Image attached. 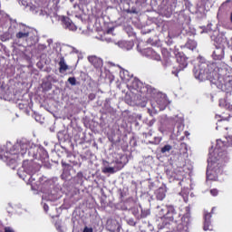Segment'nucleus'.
I'll list each match as a JSON object with an SVG mask.
<instances>
[{
	"label": "nucleus",
	"mask_w": 232,
	"mask_h": 232,
	"mask_svg": "<svg viewBox=\"0 0 232 232\" xmlns=\"http://www.w3.org/2000/svg\"><path fill=\"white\" fill-rule=\"evenodd\" d=\"M208 229H209L208 227H206V225L204 226V230L208 231Z\"/></svg>",
	"instance_id": "21"
},
{
	"label": "nucleus",
	"mask_w": 232,
	"mask_h": 232,
	"mask_svg": "<svg viewBox=\"0 0 232 232\" xmlns=\"http://www.w3.org/2000/svg\"><path fill=\"white\" fill-rule=\"evenodd\" d=\"M220 144H222V141L218 140V147L209 150L208 159V166L207 169L208 180H218V175H220V167H218V163H217V160L222 157V152H220V149L218 148Z\"/></svg>",
	"instance_id": "1"
},
{
	"label": "nucleus",
	"mask_w": 232,
	"mask_h": 232,
	"mask_svg": "<svg viewBox=\"0 0 232 232\" xmlns=\"http://www.w3.org/2000/svg\"><path fill=\"white\" fill-rule=\"evenodd\" d=\"M68 82H70V84H72V86H74L75 84V78H69Z\"/></svg>",
	"instance_id": "16"
},
{
	"label": "nucleus",
	"mask_w": 232,
	"mask_h": 232,
	"mask_svg": "<svg viewBox=\"0 0 232 232\" xmlns=\"http://www.w3.org/2000/svg\"><path fill=\"white\" fill-rule=\"evenodd\" d=\"M159 192L161 193L157 195L159 200H164V198L166 197V194L164 193V188H160Z\"/></svg>",
	"instance_id": "12"
},
{
	"label": "nucleus",
	"mask_w": 232,
	"mask_h": 232,
	"mask_svg": "<svg viewBox=\"0 0 232 232\" xmlns=\"http://www.w3.org/2000/svg\"><path fill=\"white\" fill-rule=\"evenodd\" d=\"M44 208L45 211L48 209V206H46V205H44Z\"/></svg>",
	"instance_id": "22"
},
{
	"label": "nucleus",
	"mask_w": 232,
	"mask_h": 232,
	"mask_svg": "<svg viewBox=\"0 0 232 232\" xmlns=\"http://www.w3.org/2000/svg\"><path fill=\"white\" fill-rule=\"evenodd\" d=\"M224 57V50L223 49H217L214 51V59L220 60Z\"/></svg>",
	"instance_id": "6"
},
{
	"label": "nucleus",
	"mask_w": 232,
	"mask_h": 232,
	"mask_svg": "<svg viewBox=\"0 0 232 232\" xmlns=\"http://www.w3.org/2000/svg\"><path fill=\"white\" fill-rule=\"evenodd\" d=\"M4 157H5L4 160H5L6 162H9V164H14L15 162V156H10L8 152H6Z\"/></svg>",
	"instance_id": "8"
},
{
	"label": "nucleus",
	"mask_w": 232,
	"mask_h": 232,
	"mask_svg": "<svg viewBox=\"0 0 232 232\" xmlns=\"http://www.w3.org/2000/svg\"><path fill=\"white\" fill-rule=\"evenodd\" d=\"M167 151H171V146H170V145H165V146L161 149V152H162V153H167Z\"/></svg>",
	"instance_id": "14"
},
{
	"label": "nucleus",
	"mask_w": 232,
	"mask_h": 232,
	"mask_svg": "<svg viewBox=\"0 0 232 232\" xmlns=\"http://www.w3.org/2000/svg\"><path fill=\"white\" fill-rule=\"evenodd\" d=\"M64 24L66 28H68V30H72V32H74V30H77V26H75V24L72 22V20H70V18L64 19Z\"/></svg>",
	"instance_id": "5"
},
{
	"label": "nucleus",
	"mask_w": 232,
	"mask_h": 232,
	"mask_svg": "<svg viewBox=\"0 0 232 232\" xmlns=\"http://www.w3.org/2000/svg\"><path fill=\"white\" fill-rule=\"evenodd\" d=\"M29 33L28 32H19L16 34L17 39H26V37H28Z\"/></svg>",
	"instance_id": "11"
},
{
	"label": "nucleus",
	"mask_w": 232,
	"mask_h": 232,
	"mask_svg": "<svg viewBox=\"0 0 232 232\" xmlns=\"http://www.w3.org/2000/svg\"><path fill=\"white\" fill-rule=\"evenodd\" d=\"M227 142H232V136H231V135H228V136L227 137Z\"/></svg>",
	"instance_id": "19"
},
{
	"label": "nucleus",
	"mask_w": 232,
	"mask_h": 232,
	"mask_svg": "<svg viewBox=\"0 0 232 232\" xmlns=\"http://www.w3.org/2000/svg\"><path fill=\"white\" fill-rule=\"evenodd\" d=\"M59 64H60V72H61V73H63V72H66V70H68V65L66 64V63H64L63 59H62L60 61Z\"/></svg>",
	"instance_id": "9"
},
{
	"label": "nucleus",
	"mask_w": 232,
	"mask_h": 232,
	"mask_svg": "<svg viewBox=\"0 0 232 232\" xmlns=\"http://www.w3.org/2000/svg\"><path fill=\"white\" fill-rule=\"evenodd\" d=\"M223 121H226V118L225 117H222Z\"/></svg>",
	"instance_id": "23"
},
{
	"label": "nucleus",
	"mask_w": 232,
	"mask_h": 232,
	"mask_svg": "<svg viewBox=\"0 0 232 232\" xmlns=\"http://www.w3.org/2000/svg\"><path fill=\"white\" fill-rule=\"evenodd\" d=\"M107 227H108V229H110V231H117L119 229L120 226L117 221L109 220Z\"/></svg>",
	"instance_id": "3"
},
{
	"label": "nucleus",
	"mask_w": 232,
	"mask_h": 232,
	"mask_svg": "<svg viewBox=\"0 0 232 232\" xmlns=\"http://www.w3.org/2000/svg\"><path fill=\"white\" fill-rule=\"evenodd\" d=\"M89 61L95 68H101V66H102V60L97 56H90Z\"/></svg>",
	"instance_id": "2"
},
{
	"label": "nucleus",
	"mask_w": 232,
	"mask_h": 232,
	"mask_svg": "<svg viewBox=\"0 0 232 232\" xmlns=\"http://www.w3.org/2000/svg\"><path fill=\"white\" fill-rule=\"evenodd\" d=\"M210 193L213 197H217L218 195V190L217 189H212L210 190Z\"/></svg>",
	"instance_id": "15"
},
{
	"label": "nucleus",
	"mask_w": 232,
	"mask_h": 232,
	"mask_svg": "<svg viewBox=\"0 0 232 232\" xmlns=\"http://www.w3.org/2000/svg\"><path fill=\"white\" fill-rule=\"evenodd\" d=\"M5 232H14V230L10 227H5Z\"/></svg>",
	"instance_id": "20"
},
{
	"label": "nucleus",
	"mask_w": 232,
	"mask_h": 232,
	"mask_svg": "<svg viewBox=\"0 0 232 232\" xmlns=\"http://www.w3.org/2000/svg\"><path fill=\"white\" fill-rule=\"evenodd\" d=\"M83 232H93V228L86 227L83 229Z\"/></svg>",
	"instance_id": "18"
},
{
	"label": "nucleus",
	"mask_w": 232,
	"mask_h": 232,
	"mask_svg": "<svg viewBox=\"0 0 232 232\" xmlns=\"http://www.w3.org/2000/svg\"><path fill=\"white\" fill-rule=\"evenodd\" d=\"M28 1H30V0H22L21 3H22V5H23L24 6H28V5H29V2H28Z\"/></svg>",
	"instance_id": "17"
},
{
	"label": "nucleus",
	"mask_w": 232,
	"mask_h": 232,
	"mask_svg": "<svg viewBox=\"0 0 232 232\" xmlns=\"http://www.w3.org/2000/svg\"><path fill=\"white\" fill-rule=\"evenodd\" d=\"M195 77H196V79H198L199 81H204V80L208 79V76H206L204 74V72H202V71H200L198 73L195 72Z\"/></svg>",
	"instance_id": "10"
},
{
	"label": "nucleus",
	"mask_w": 232,
	"mask_h": 232,
	"mask_svg": "<svg viewBox=\"0 0 232 232\" xmlns=\"http://www.w3.org/2000/svg\"><path fill=\"white\" fill-rule=\"evenodd\" d=\"M219 106H225V108H227L228 110L232 111V105L229 103H226V101H224V100H221L219 102Z\"/></svg>",
	"instance_id": "13"
},
{
	"label": "nucleus",
	"mask_w": 232,
	"mask_h": 232,
	"mask_svg": "<svg viewBox=\"0 0 232 232\" xmlns=\"http://www.w3.org/2000/svg\"><path fill=\"white\" fill-rule=\"evenodd\" d=\"M177 61L180 64L181 68H186V66H188V61L186 60V57L184 55L178 54Z\"/></svg>",
	"instance_id": "4"
},
{
	"label": "nucleus",
	"mask_w": 232,
	"mask_h": 232,
	"mask_svg": "<svg viewBox=\"0 0 232 232\" xmlns=\"http://www.w3.org/2000/svg\"><path fill=\"white\" fill-rule=\"evenodd\" d=\"M102 173H116V171H119V169L115 167H104L102 169Z\"/></svg>",
	"instance_id": "7"
}]
</instances>
